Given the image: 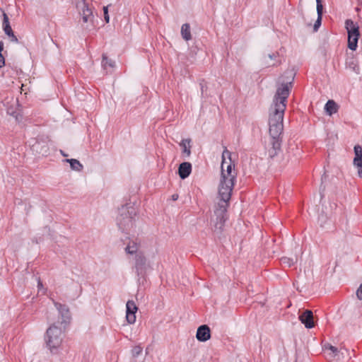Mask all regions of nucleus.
Segmentation results:
<instances>
[{"label": "nucleus", "mask_w": 362, "mask_h": 362, "mask_svg": "<svg viewBox=\"0 0 362 362\" xmlns=\"http://www.w3.org/2000/svg\"><path fill=\"white\" fill-rule=\"evenodd\" d=\"M356 296L359 300H362V284L356 291Z\"/></svg>", "instance_id": "33"}, {"label": "nucleus", "mask_w": 362, "mask_h": 362, "mask_svg": "<svg viewBox=\"0 0 362 362\" xmlns=\"http://www.w3.org/2000/svg\"><path fill=\"white\" fill-rule=\"evenodd\" d=\"M317 3V18L315 21L313 26V29L315 31H317L320 26L321 25L322 23V11H323V6L322 4L321 0H316Z\"/></svg>", "instance_id": "17"}, {"label": "nucleus", "mask_w": 362, "mask_h": 362, "mask_svg": "<svg viewBox=\"0 0 362 362\" xmlns=\"http://www.w3.org/2000/svg\"><path fill=\"white\" fill-rule=\"evenodd\" d=\"M345 28L347 31L348 35H360L359 27L358 24L351 19H347L345 21Z\"/></svg>", "instance_id": "15"}, {"label": "nucleus", "mask_w": 362, "mask_h": 362, "mask_svg": "<svg viewBox=\"0 0 362 362\" xmlns=\"http://www.w3.org/2000/svg\"><path fill=\"white\" fill-rule=\"evenodd\" d=\"M75 2L78 14L81 16L83 23L86 24V28L90 29L93 26L94 19L91 8L88 6L86 0H75Z\"/></svg>", "instance_id": "5"}, {"label": "nucleus", "mask_w": 362, "mask_h": 362, "mask_svg": "<svg viewBox=\"0 0 362 362\" xmlns=\"http://www.w3.org/2000/svg\"><path fill=\"white\" fill-rule=\"evenodd\" d=\"M288 81H283L277 88L273 102L269 110V132L272 139V148L280 151L281 140L280 136L284 129V115L286 107V100L294 80L291 71L286 72Z\"/></svg>", "instance_id": "1"}, {"label": "nucleus", "mask_w": 362, "mask_h": 362, "mask_svg": "<svg viewBox=\"0 0 362 362\" xmlns=\"http://www.w3.org/2000/svg\"><path fill=\"white\" fill-rule=\"evenodd\" d=\"M276 56H277V54H275V53L268 54V57L271 59H275L276 58Z\"/></svg>", "instance_id": "36"}, {"label": "nucleus", "mask_w": 362, "mask_h": 362, "mask_svg": "<svg viewBox=\"0 0 362 362\" xmlns=\"http://www.w3.org/2000/svg\"><path fill=\"white\" fill-rule=\"evenodd\" d=\"M30 143L32 151L38 156H45L49 154V139L48 137L40 136Z\"/></svg>", "instance_id": "6"}, {"label": "nucleus", "mask_w": 362, "mask_h": 362, "mask_svg": "<svg viewBox=\"0 0 362 362\" xmlns=\"http://www.w3.org/2000/svg\"><path fill=\"white\" fill-rule=\"evenodd\" d=\"M60 152H61V153H62V155L63 156H64V157L68 156V155H67V154H66L65 153H64V152H63V151H62V150H61V151H60Z\"/></svg>", "instance_id": "40"}, {"label": "nucleus", "mask_w": 362, "mask_h": 362, "mask_svg": "<svg viewBox=\"0 0 362 362\" xmlns=\"http://www.w3.org/2000/svg\"><path fill=\"white\" fill-rule=\"evenodd\" d=\"M190 142L191 140L189 139H183L180 143V146L182 147V153L185 154L186 156H189L191 154Z\"/></svg>", "instance_id": "24"}, {"label": "nucleus", "mask_w": 362, "mask_h": 362, "mask_svg": "<svg viewBox=\"0 0 362 362\" xmlns=\"http://www.w3.org/2000/svg\"><path fill=\"white\" fill-rule=\"evenodd\" d=\"M3 30L5 34H8V33L12 30L11 26L9 23V19L7 14L3 12Z\"/></svg>", "instance_id": "26"}, {"label": "nucleus", "mask_w": 362, "mask_h": 362, "mask_svg": "<svg viewBox=\"0 0 362 362\" xmlns=\"http://www.w3.org/2000/svg\"><path fill=\"white\" fill-rule=\"evenodd\" d=\"M181 35L182 38L186 40L189 41L192 39L191 35V31H190V26L188 23H184L181 27Z\"/></svg>", "instance_id": "19"}, {"label": "nucleus", "mask_w": 362, "mask_h": 362, "mask_svg": "<svg viewBox=\"0 0 362 362\" xmlns=\"http://www.w3.org/2000/svg\"><path fill=\"white\" fill-rule=\"evenodd\" d=\"M325 109L329 115H332L337 112V105L334 100H329L325 104Z\"/></svg>", "instance_id": "22"}, {"label": "nucleus", "mask_w": 362, "mask_h": 362, "mask_svg": "<svg viewBox=\"0 0 362 362\" xmlns=\"http://www.w3.org/2000/svg\"><path fill=\"white\" fill-rule=\"evenodd\" d=\"M281 264L287 266L288 267L293 266L295 263L297 262V258H290L287 257H283L280 259Z\"/></svg>", "instance_id": "27"}, {"label": "nucleus", "mask_w": 362, "mask_h": 362, "mask_svg": "<svg viewBox=\"0 0 362 362\" xmlns=\"http://www.w3.org/2000/svg\"><path fill=\"white\" fill-rule=\"evenodd\" d=\"M226 157H228L230 160H231V153L227 149L226 147H224V150L222 153V165H225V164H227L226 162Z\"/></svg>", "instance_id": "28"}, {"label": "nucleus", "mask_w": 362, "mask_h": 362, "mask_svg": "<svg viewBox=\"0 0 362 362\" xmlns=\"http://www.w3.org/2000/svg\"><path fill=\"white\" fill-rule=\"evenodd\" d=\"M10 40L13 42L18 43V40L15 35L10 37Z\"/></svg>", "instance_id": "35"}, {"label": "nucleus", "mask_w": 362, "mask_h": 362, "mask_svg": "<svg viewBox=\"0 0 362 362\" xmlns=\"http://www.w3.org/2000/svg\"><path fill=\"white\" fill-rule=\"evenodd\" d=\"M324 352L325 357L329 361L334 359L339 354L337 348L330 344L325 345Z\"/></svg>", "instance_id": "18"}, {"label": "nucleus", "mask_w": 362, "mask_h": 362, "mask_svg": "<svg viewBox=\"0 0 362 362\" xmlns=\"http://www.w3.org/2000/svg\"><path fill=\"white\" fill-rule=\"evenodd\" d=\"M47 346L52 353H57L63 340V329L56 323L52 324L46 332L45 337Z\"/></svg>", "instance_id": "4"}, {"label": "nucleus", "mask_w": 362, "mask_h": 362, "mask_svg": "<svg viewBox=\"0 0 362 362\" xmlns=\"http://www.w3.org/2000/svg\"><path fill=\"white\" fill-rule=\"evenodd\" d=\"M3 49L4 45L2 42H0V68L3 67L5 65V59L1 54Z\"/></svg>", "instance_id": "30"}, {"label": "nucleus", "mask_w": 362, "mask_h": 362, "mask_svg": "<svg viewBox=\"0 0 362 362\" xmlns=\"http://www.w3.org/2000/svg\"><path fill=\"white\" fill-rule=\"evenodd\" d=\"M136 210L131 204L122 206L118 209L117 224L122 231L128 232L135 226Z\"/></svg>", "instance_id": "3"}, {"label": "nucleus", "mask_w": 362, "mask_h": 362, "mask_svg": "<svg viewBox=\"0 0 362 362\" xmlns=\"http://www.w3.org/2000/svg\"><path fill=\"white\" fill-rule=\"evenodd\" d=\"M354 165L358 168V175L362 178V147L360 145L354 146Z\"/></svg>", "instance_id": "9"}, {"label": "nucleus", "mask_w": 362, "mask_h": 362, "mask_svg": "<svg viewBox=\"0 0 362 362\" xmlns=\"http://www.w3.org/2000/svg\"><path fill=\"white\" fill-rule=\"evenodd\" d=\"M279 152V151L271 148L269 149V156L270 158H274L278 154Z\"/></svg>", "instance_id": "32"}, {"label": "nucleus", "mask_w": 362, "mask_h": 362, "mask_svg": "<svg viewBox=\"0 0 362 362\" xmlns=\"http://www.w3.org/2000/svg\"><path fill=\"white\" fill-rule=\"evenodd\" d=\"M126 319L129 324H134L136 321L135 313L137 310V307L133 300H128L126 305Z\"/></svg>", "instance_id": "10"}, {"label": "nucleus", "mask_w": 362, "mask_h": 362, "mask_svg": "<svg viewBox=\"0 0 362 362\" xmlns=\"http://www.w3.org/2000/svg\"><path fill=\"white\" fill-rule=\"evenodd\" d=\"M172 199H173V200H174V201L177 200V199H178V195H177V194H173V195L172 196Z\"/></svg>", "instance_id": "38"}, {"label": "nucleus", "mask_w": 362, "mask_h": 362, "mask_svg": "<svg viewBox=\"0 0 362 362\" xmlns=\"http://www.w3.org/2000/svg\"><path fill=\"white\" fill-rule=\"evenodd\" d=\"M102 66L103 69L107 73L109 71L108 68H113L115 66V62L112 59H108L105 54H103Z\"/></svg>", "instance_id": "21"}, {"label": "nucleus", "mask_w": 362, "mask_h": 362, "mask_svg": "<svg viewBox=\"0 0 362 362\" xmlns=\"http://www.w3.org/2000/svg\"><path fill=\"white\" fill-rule=\"evenodd\" d=\"M200 88L202 95H203L204 91L206 90V86L204 84V81L200 83Z\"/></svg>", "instance_id": "34"}, {"label": "nucleus", "mask_w": 362, "mask_h": 362, "mask_svg": "<svg viewBox=\"0 0 362 362\" xmlns=\"http://www.w3.org/2000/svg\"><path fill=\"white\" fill-rule=\"evenodd\" d=\"M235 182L221 180L218 194L221 202L218 203V207L215 210V215L216 216V222L215 223V230L221 232L226 220V211L228 205V202L231 197L232 190Z\"/></svg>", "instance_id": "2"}, {"label": "nucleus", "mask_w": 362, "mask_h": 362, "mask_svg": "<svg viewBox=\"0 0 362 362\" xmlns=\"http://www.w3.org/2000/svg\"><path fill=\"white\" fill-rule=\"evenodd\" d=\"M327 179V175L325 174H324L322 176V182H324V180H325Z\"/></svg>", "instance_id": "39"}, {"label": "nucleus", "mask_w": 362, "mask_h": 362, "mask_svg": "<svg viewBox=\"0 0 362 362\" xmlns=\"http://www.w3.org/2000/svg\"><path fill=\"white\" fill-rule=\"evenodd\" d=\"M65 161L70 164L71 168L74 170L80 172L83 170L82 164L76 159H66Z\"/></svg>", "instance_id": "23"}, {"label": "nucleus", "mask_w": 362, "mask_h": 362, "mask_svg": "<svg viewBox=\"0 0 362 362\" xmlns=\"http://www.w3.org/2000/svg\"><path fill=\"white\" fill-rule=\"evenodd\" d=\"M192 172V164L189 162L182 163L178 168L179 176L184 180L189 176Z\"/></svg>", "instance_id": "14"}, {"label": "nucleus", "mask_w": 362, "mask_h": 362, "mask_svg": "<svg viewBox=\"0 0 362 362\" xmlns=\"http://www.w3.org/2000/svg\"><path fill=\"white\" fill-rule=\"evenodd\" d=\"M103 12H104V18L106 23H109L110 21V16L108 14V7L104 6L103 7Z\"/></svg>", "instance_id": "31"}, {"label": "nucleus", "mask_w": 362, "mask_h": 362, "mask_svg": "<svg viewBox=\"0 0 362 362\" xmlns=\"http://www.w3.org/2000/svg\"><path fill=\"white\" fill-rule=\"evenodd\" d=\"M359 36H360V35H348V47L351 50L354 51L356 49Z\"/></svg>", "instance_id": "20"}, {"label": "nucleus", "mask_w": 362, "mask_h": 362, "mask_svg": "<svg viewBox=\"0 0 362 362\" xmlns=\"http://www.w3.org/2000/svg\"><path fill=\"white\" fill-rule=\"evenodd\" d=\"M221 179L235 182L236 173L234 170V164H227L226 170L224 169V165H221Z\"/></svg>", "instance_id": "8"}, {"label": "nucleus", "mask_w": 362, "mask_h": 362, "mask_svg": "<svg viewBox=\"0 0 362 362\" xmlns=\"http://www.w3.org/2000/svg\"><path fill=\"white\" fill-rule=\"evenodd\" d=\"M42 286V283L40 282V281L39 280V281H38V287Z\"/></svg>", "instance_id": "41"}, {"label": "nucleus", "mask_w": 362, "mask_h": 362, "mask_svg": "<svg viewBox=\"0 0 362 362\" xmlns=\"http://www.w3.org/2000/svg\"><path fill=\"white\" fill-rule=\"evenodd\" d=\"M142 352V348L139 346H134L132 350V354L134 357L138 356Z\"/></svg>", "instance_id": "29"}, {"label": "nucleus", "mask_w": 362, "mask_h": 362, "mask_svg": "<svg viewBox=\"0 0 362 362\" xmlns=\"http://www.w3.org/2000/svg\"><path fill=\"white\" fill-rule=\"evenodd\" d=\"M53 303L56 309L59 312V315L62 319L61 325L65 329L66 325L71 320V313L67 305L62 304L53 300Z\"/></svg>", "instance_id": "7"}, {"label": "nucleus", "mask_w": 362, "mask_h": 362, "mask_svg": "<svg viewBox=\"0 0 362 362\" xmlns=\"http://www.w3.org/2000/svg\"><path fill=\"white\" fill-rule=\"evenodd\" d=\"M146 259L144 254L141 252L135 255V269L138 275L143 273L146 268Z\"/></svg>", "instance_id": "13"}, {"label": "nucleus", "mask_w": 362, "mask_h": 362, "mask_svg": "<svg viewBox=\"0 0 362 362\" xmlns=\"http://www.w3.org/2000/svg\"><path fill=\"white\" fill-rule=\"evenodd\" d=\"M140 244L136 240H130L125 247V252L129 255H136V253L141 252Z\"/></svg>", "instance_id": "16"}, {"label": "nucleus", "mask_w": 362, "mask_h": 362, "mask_svg": "<svg viewBox=\"0 0 362 362\" xmlns=\"http://www.w3.org/2000/svg\"><path fill=\"white\" fill-rule=\"evenodd\" d=\"M299 320L307 329H311L315 326L313 313L310 310H306L303 312V313L299 315Z\"/></svg>", "instance_id": "11"}, {"label": "nucleus", "mask_w": 362, "mask_h": 362, "mask_svg": "<svg viewBox=\"0 0 362 362\" xmlns=\"http://www.w3.org/2000/svg\"><path fill=\"white\" fill-rule=\"evenodd\" d=\"M6 35H8L9 37H11L13 35H14V33H13V30H11L8 34H6Z\"/></svg>", "instance_id": "37"}, {"label": "nucleus", "mask_w": 362, "mask_h": 362, "mask_svg": "<svg viewBox=\"0 0 362 362\" xmlns=\"http://www.w3.org/2000/svg\"><path fill=\"white\" fill-rule=\"evenodd\" d=\"M196 337L198 341L204 342L211 337V330L208 325H202L197 330Z\"/></svg>", "instance_id": "12"}, {"label": "nucleus", "mask_w": 362, "mask_h": 362, "mask_svg": "<svg viewBox=\"0 0 362 362\" xmlns=\"http://www.w3.org/2000/svg\"><path fill=\"white\" fill-rule=\"evenodd\" d=\"M346 66L348 69L352 70L353 71L358 74L359 73V67L354 58H351L346 60Z\"/></svg>", "instance_id": "25"}]
</instances>
